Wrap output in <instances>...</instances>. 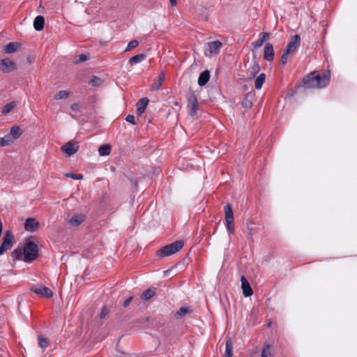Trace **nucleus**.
Returning <instances> with one entry per match:
<instances>
[{"instance_id":"obj_45","label":"nucleus","mask_w":357,"mask_h":357,"mask_svg":"<svg viewBox=\"0 0 357 357\" xmlns=\"http://www.w3.org/2000/svg\"><path fill=\"white\" fill-rule=\"evenodd\" d=\"M259 68L257 65H255L254 67H253V75H255V73H257L259 70Z\"/></svg>"},{"instance_id":"obj_1","label":"nucleus","mask_w":357,"mask_h":357,"mask_svg":"<svg viewBox=\"0 0 357 357\" xmlns=\"http://www.w3.org/2000/svg\"><path fill=\"white\" fill-rule=\"evenodd\" d=\"M330 79L331 73L329 70L324 71L322 75L314 71L304 77L303 84L305 88L319 89L326 86L329 84Z\"/></svg>"},{"instance_id":"obj_37","label":"nucleus","mask_w":357,"mask_h":357,"mask_svg":"<svg viewBox=\"0 0 357 357\" xmlns=\"http://www.w3.org/2000/svg\"><path fill=\"white\" fill-rule=\"evenodd\" d=\"M242 105L243 107L249 109L252 107V103L248 98H245L242 102Z\"/></svg>"},{"instance_id":"obj_26","label":"nucleus","mask_w":357,"mask_h":357,"mask_svg":"<svg viewBox=\"0 0 357 357\" xmlns=\"http://www.w3.org/2000/svg\"><path fill=\"white\" fill-rule=\"evenodd\" d=\"M111 153V146L109 144L102 145L98 149V153L100 156L109 155Z\"/></svg>"},{"instance_id":"obj_10","label":"nucleus","mask_w":357,"mask_h":357,"mask_svg":"<svg viewBox=\"0 0 357 357\" xmlns=\"http://www.w3.org/2000/svg\"><path fill=\"white\" fill-rule=\"evenodd\" d=\"M24 229L29 232H34L39 229V223L34 218H27L24 223Z\"/></svg>"},{"instance_id":"obj_33","label":"nucleus","mask_w":357,"mask_h":357,"mask_svg":"<svg viewBox=\"0 0 357 357\" xmlns=\"http://www.w3.org/2000/svg\"><path fill=\"white\" fill-rule=\"evenodd\" d=\"M139 45V43L137 40H130L128 44V46L126 49V52H128V51H130L135 48H136L137 46Z\"/></svg>"},{"instance_id":"obj_41","label":"nucleus","mask_w":357,"mask_h":357,"mask_svg":"<svg viewBox=\"0 0 357 357\" xmlns=\"http://www.w3.org/2000/svg\"><path fill=\"white\" fill-rule=\"evenodd\" d=\"M260 38L261 39L262 42H265L266 41L269 37H270V33H260Z\"/></svg>"},{"instance_id":"obj_32","label":"nucleus","mask_w":357,"mask_h":357,"mask_svg":"<svg viewBox=\"0 0 357 357\" xmlns=\"http://www.w3.org/2000/svg\"><path fill=\"white\" fill-rule=\"evenodd\" d=\"M15 106V102H11L6 104L2 109V113L6 114L9 113Z\"/></svg>"},{"instance_id":"obj_21","label":"nucleus","mask_w":357,"mask_h":357,"mask_svg":"<svg viewBox=\"0 0 357 357\" xmlns=\"http://www.w3.org/2000/svg\"><path fill=\"white\" fill-rule=\"evenodd\" d=\"M266 75L261 73L255 80V87L256 89H261L264 83L265 82Z\"/></svg>"},{"instance_id":"obj_44","label":"nucleus","mask_w":357,"mask_h":357,"mask_svg":"<svg viewBox=\"0 0 357 357\" xmlns=\"http://www.w3.org/2000/svg\"><path fill=\"white\" fill-rule=\"evenodd\" d=\"M132 297H129L128 298H127V299L125 301L124 303H123V306H124V307H127V306H128V305H129V304H130V303L132 301Z\"/></svg>"},{"instance_id":"obj_7","label":"nucleus","mask_w":357,"mask_h":357,"mask_svg":"<svg viewBox=\"0 0 357 357\" xmlns=\"http://www.w3.org/2000/svg\"><path fill=\"white\" fill-rule=\"evenodd\" d=\"M222 46V43L219 40L212 41L208 43V50L205 52V55L208 57H211L214 55H217L220 49Z\"/></svg>"},{"instance_id":"obj_4","label":"nucleus","mask_w":357,"mask_h":357,"mask_svg":"<svg viewBox=\"0 0 357 357\" xmlns=\"http://www.w3.org/2000/svg\"><path fill=\"white\" fill-rule=\"evenodd\" d=\"M38 254V246L32 241L28 242L24 248L23 252V260L26 262H30L34 260Z\"/></svg>"},{"instance_id":"obj_16","label":"nucleus","mask_w":357,"mask_h":357,"mask_svg":"<svg viewBox=\"0 0 357 357\" xmlns=\"http://www.w3.org/2000/svg\"><path fill=\"white\" fill-rule=\"evenodd\" d=\"M45 18L42 15L37 16L33 21V27L36 31H41L44 28Z\"/></svg>"},{"instance_id":"obj_20","label":"nucleus","mask_w":357,"mask_h":357,"mask_svg":"<svg viewBox=\"0 0 357 357\" xmlns=\"http://www.w3.org/2000/svg\"><path fill=\"white\" fill-rule=\"evenodd\" d=\"M225 213L226 222H231V221H234L233 210L230 204H227L225 206Z\"/></svg>"},{"instance_id":"obj_9","label":"nucleus","mask_w":357,"mask_h":357,"mask_svg":"<svg viewBox=\"0 0 357 357\" xmlns=\"http://www.w3.org/2000/svg\"><path fill=\"white\" fill-rule=\"evenodd\" d=\"M32 291L43 298H51L53 296V291L48 287L38 285L31 289Z\"/></svg>"},{"instance_id":"obj_3","label":"nucleus","mask_w":357,"mask_h":357,"mask_svg":"<svg viewBox=\"0 0 357 357\" xmlns=\"http://www.w3.org/2000/svg\"><path fill=\"white\" fill-rule=\"evenodd\" d=\"M183 246V243L181 241H175L171 244L164 246L157 251V256L164 257L175 254L180 250Z\"/></svg>"},{"instance_id":"obj_14","label":"nucleus","mask_w":357,"mask_h":357,"mask_svg":"<svg viewBox=\"0 0 357 357\" xmlns=\"http://www.w3.org/2000/svg\"><path fill=\"white\" fill-rule=\"evenodd\" d=\"M72 94L70 90H61L57 91L54 96L55 100H67Z\"/></svg>"},{"instance_id":"obj_47","label":"nucleus","mask_w":357,"mask_h":357,"mask_svg":"<svg viewBox=\"0 0 357 357\" xmlns=\"http://www.w3.org/2000/svg\"><path fill=\"white\" fill-rule=\"evenodd\" d=\"M172 6H175L176 4V0H169Z\"/></svg>"},{"instance_id":"obj_43","label":"nucleus","mask_w":357,"mask_h":357,"mask_svg":"<svg viewBox=\"0 0 357 357\" xmlns=\"http://www.w3.org/2000/svg\"><path fill=\"white\" fill-rule=\"evenodd\" d=\"M20 254H21L20 250H15L12 252V257H13V258H14V259H17V258L20 257Z\"/></svg>"},{"instance_id":"obj_29","label":"nucleus","mask_w":357,"mask_h":357,"mask_svg":"<svg viewBox=\"0 0 357 357\" xmlns=\"http://www.w3.org/2000/svg\"><path fill=\"white\" fill-rule=\"evenodd\" d=\"M261 357H272V351L271 345L266 344L264 347L261 351Z\"/></svg>"},{"instance_id":"obj_34","label":"nucleus","mask_w":357,"mask_h":357,"mask_svg":"<svg viewBox=\"0 0 357 357\" xmlns=\"http://www.w3.org/2000/svg\"><path fill=\"white\" fill-rule=\"evenodd\" d=\"M102 83V80L100 78L96 77V76L93 77L90 81V84L92 86H96L101 85Z\"/></svg>"},{"instance_id":"obj_36","label":"nucleus","mask_w":357,"mask_h":357,"mask_svg":"<svg viewBox=\"0 0 357 357\" xmlns=\"http://www.w3.org/2000/svg\"><path fill=\"white\" fill-rule=\"evenodd\" d=\"M88 59V56L86 54H79L75 57V63H82L86 61Z\"/></svg>"},{"instance_id":"obj_11","label":"nucleus","mask_w":357,"mask_h":357,"mask_svg":"<svg viewBox=\"0 0 357 357\" xmlns=\"http://www.w3.org/2000/svg\"><path fill=\"white\" fill-rule=\"evenodd\" d=\"M241 288L243 290V294L244 296L248 297L252 295L253 291L250 285V283L248 282V280L245 278L244 275L241 276Z\"/></svg>"},{"instance_id":"obj_31","label":"nucleus","mask_w":357,"mask_h":357,"mask_svg":"<svg viewBox=\"0 0 357 357\" xmlns=\"http://www.w3.org/2000/svg\"><path fill=\"white\" fill-rule=\"evenodd\" d=\"M38 344L43 349H45L49 345V341L47 339L43 337L41 335L38 336Z\"/></svg>"},{"instance_id":"obj_27","label":"nucleus","mask_w":357,"mask_h":357,"mask_svg":"<svg viewBox=\"0 0 357 357\" xmlns=\"http://www.w3.org/2000/svg\"><path fill=\"white\" fill-rule=\"evenodd\" d=\"M19 47V45L15 43H10L7 44L5 47L4 50L6 53H13L17 50Z\"/></svg>"},{"instance_id":"obj_13","label":"nucleus","mask_w":357,"mask_h":357,"mask_svg":"<svg viewBox=\"0 0 357 357\" xmlns=\"http://www.w3.org/2000/svg\"><path fill=\"white\" fill-rule=\"evenodd\" d=\"M85 220L84 214H74L69 220L68 222L71 226L77 227Z\"/></svg>"},{"instance_id":"obj_23","label":"nucleus","mask_w":357,"mask_h":357,"mask_svg":"<svg viewBox=\"0 0 357 357\" xmlns=\"http://www.w3.org/2000/svg\"><path fill=\"white\" fill-rule=\"evenodd\" d=\"M146 59V54H139L129 59V63L130 65L137 64L142 61H143Z\"/></svg>"},{"instance_id":"obj_18","label":"nucleus","mask_w":357,"mask_h":357,"mask_svg":"<svg viewBox=\"0 0 357 357\" xmlns=\"http://www.w3.org/2000/svg\"><path fill=\"white\" fill-rule=\"evenodd\" d=\"M165 77V74L164 72H161L156 80L153 82L151 85V89L153 90H158L162 84L163 81Z\"/></svg>"},{"instance_id":"obj_19","label":"nucleus","mask_w":357,"mask_h":357,"mask_svg":"<svg viewBox=\"0 0 357 357\" xmlns=\"http://www.w3.org/2000/svg\"><path fill=\"white\" fill-rule=\"evenodd\" d=\"M192 312V310L190 307H182L179 309L178 311L175 314L174 317L177 319H182L187 314H190Z\"/></svg>"},{"instance_id":"obj_25","label":"nucleus","mask_w":357,"mask_h":357,"mask_svg":"<svg viewBox=\"0 0 357 357\" xmlns=\"http://www.w3.org/2000/svg\"><path fill=\"white\" fill-rule=\"evenodd\" d=\"M225 357H233V343L231 339L227 340L226 342Z\"/></svg>"},{"instance_id":"obj_46","label":"nucleus","mask_w":357,"mask_h":357,"mask_svg":"<svg viewBox=\"0 0 357 357\" xmlns=\"http://www.w3.org/2000/svg\"><path fill=\"white\" fill-rule=\"evenodd\" d=\"M107 312L106 309H103L101 312L100 317L102 318L107 314Z\"/></svg>"},{"instance_id":"obj_39","label":"nucleus","mask_w":357,"mask_h":357,"mask_svg":"<svg viewBox=\"0 0 357 357\" xmlns=\"http://www.w3.org/2000/svg\"><path fill=\"white\" fill-rule=\"evenodd\" d=\"M263 43H264V42H262L261 39L259 38V40L255 41L252 43V46L254 47V48L258 49V48H259L260 47L262 46Z\"/></svg>"},{"instance_id":"obj_5","label":"nucleus","mask_w":357,"mask_h":357,"mask_svg":"<svg viewBox=\"0 0 357 357\" xmlns=\"http://www.w3.org/2000/svg\"><path fill=\"white\" fill-rule=\"evenodd\" d=\"M79 148V146L77 142L75 141H69L61 146V150L66 156L70 157L76 153L78 151Z\"/></svg>"},{"instance_id":"obj_40","label":"nucleus","mask_w":357,"mask_h":357,"mask_svg":"<svg viewBox=\"0 0 357 357\" xmlns=\"http://www.w3.org/2000/svg\"><path fill=\"white\" fill-rule=\"evenodd\" d=\"M70 109L73 112L77 113L80 111V106L77 103H73L71 105Z\"/></svg>"},{"instance_id":"obj_24","label":"nucleus","mask_w":357,"mask_h":357,"mask_svg":"<svg viewBox=\"0 0 357 357\" xmlns=\"http://www.w3.org/2000/svg\"><path fill=\"white\" fill-rule=\"evenodd\" d=\"M198 109V102L195 96H193L192 100L190 103L189 114L190 116H194Z\"/></svg>"},{"instance_id":"obj_42","label":"nucleus","mask_w":357,"mask_h":357,"mask_svg":"<svg viewBox=\"0 0 357 357\" xmlns=\"http://www.w3.org/2000/svg\"><path fill=\"white\" fill-rule=\"evenodd\" d=\"M135 116H134L133 115H128V116H127V117H126V120L128 122H129V123H132V124H133V125H135V124H136V122H135Z\"/></svg>"},{"instance_id":"obj_28","label":"nucleus","mask_w":357,"mask_h":357,"mask_svg":"<svg viewBox=\"0 0 357 357\" xmlns=\"http://www.w3.org/2000/svg\"><path fill=\"white\" fill-rule=\"evenodd\" d=\"M13 142L10 135H6L3 137L0 138V146H9Z\"/></svg>"},{"instance_id":"obj_6","label":"nucleus","mask_w":357,"mask_h":357,"mask_svg":"<svg viewBox=\"0 0 357 357\" xmlns=\"http://www.w3.org/2000/svg\"><path fill=\"white\" fill-rule=\"evenodd\" d=\"M13 236L12 233L7 230L3 239V243L0 246V255L5 251L10 250L13 245Z\"/></svg>"},{"instance_id":"obj_8","label":"nucleus","mask_w":357,"mask_h":357,"mask_svg":"<svg viewBox=\"0 0 357 357\" xmlns=\"http://www.w3.org/2000/svg\"><path fill=\"white\" fill-rule=\"evenodd\" d=\"M16 63L10 59L0 60V70L3 73H10L16 70Z\"/></svg>"},{"instance_id":"obj_12","label":"nucleus","mask_w":357,"mask_h":357,"mask_svg":"<svg viewBox=\"0 0 357 357\" xmlns=\"http://www.w3.org/2000/svg\"><path fill=\"white\" fill-rule=\"evenodd\" d=\"M264 59L268 61H272L274 59V50L271 43H266L264 46Z\"/></svg>"},{"instance_id":"obj_17","label":"nucleus","mask_w":357,"mask_h":357,"mask_svg":"<svg viewBox=\"0 0 357 357\" xmlns=\"http://www.w3.org/2000/svg\"><path fill=\"white\" fill-rule=\"evenodd\" d=\"M209 78H210V73H209V71L208 70H204L199 76L198 84L200 86H204L208 82V81L209 80Z\"/></svg>"},{"instance_id":"obj_38","label":"nucleus","mask_w":357,"mask_h":357,"mask_svg":"<svg viewBox=\"0 0 357 357\" xmlns=\"http://www.w3.org/2000/svg\"><path fill=\"white\" fill-rule=\"evenodd\" d=\"M226 224H227V229L229 231V232L233 233L234 231V221H231V222H226Z\"/></svg>"},{"instance_id":"obj_22","label":"nucleus","mask_w":357,"mask_h":357,"mask_svg":"<svg viewBox=\"0 0 357 357\" xmlns=\"http://www.w3.org/2000/svg\"><path fill=\"white\" fill-rule=\"evenodd\" d=\"M22 135V131L20 127L18 126H13L10 131V136L11 139L14 141L15 139H17L20 137V136Z\"/></svg>"},{"instance_id":"obj_15","label":"nucleus","mask_w":357,"mask_h":357,"mask_svg":"<svg viewBox=\"0 0 357 357\" xmlns=\"http://www.w3.org/2000/svg\"><path fill=\"white\" fill-rule=\"evenodd\" d=\"M149 100L147 98L139 100L137 103V111L139 115H142L145 111Z\"/></svg>"},{"instance_id":"obj_2","label":"nucleus","mask_w":357,"mask_h":357,"mask_svg":"<svg viewBox=\"0 0 357 357\" xmlns=\"http://www.w3.org/2000/svg\"><path fill=\"white\" fill-rule=\"evenodd\" d=\"M300 44V36L298 34L294 35L283 51V54L281 56V63L282 65L287 63L289 55L294 54Z\"/></svg>"},{"instance_id":"obj_30","label":"nucleus","mask_w":357,"mask_h":357,"mask_svg":"<svg viewBox=\"0 0 357 357\" xmlns=\"http://www.w3.org/2000/svg\"><path fill=\"white\" fill-rule=\"evenodd\" d=\"M155 294V291L151 289L144 291L142 295V298L144 301H147L152 298Z\"/></svg>"},{"instance_id":"obj_35","label":"nucleus","mask_w":357,"mask_h":357,"mask_svg":"<svg viewBox=\"0 0 357 357\" xmlns=\"http://www.w3.org/2000/svg\"><path fill=\"white\" fill-rule=\"evenodd\" d=\"M66 176L68 178H72L75 180H81L83 178V175L81 174L68 173L66 174Z\"/></svg>"}]
</instances>
